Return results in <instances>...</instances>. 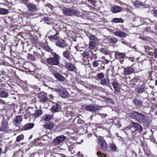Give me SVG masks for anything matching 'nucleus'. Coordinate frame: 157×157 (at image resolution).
<instances>
[{
    "label": "nucleus",
    "instance_id": "obj_4",
    "mask_svg": "<svg viewBox=\"0 0 157 157\" xmlns=\"http://www.w3.org/2000/svg\"><path fill=\"white\" fill-rule=\"evenodd\" d=\"M55 90L57 92L58 94L63 98L68 97L69 94L66 89L64 88L55 89Z\"/></svg>",
    "mask_w": 157,
    "mask_h": 157
},
{
    "label": "nucleus",
    "instance_id": "obj_8",
    "mask_svg": "<svg viewBox=\"0 0 157 157\" xmlns=\"http://www.w3.org/2000/svg\"><path fill=\"white\" fill-rule=\"evenodd\" d=\"M98 143L102 150H106L107 149V144L104 139L102 138L98 139Z\"/></svg>",
    "mask_w": 157,
    "mask_h": 157
},
{
    "label": "nucleus",
    "instance_id": "obj_34",
    "mask_svg": "<svg viewBox=\"0 0 157 157\" xmlns=\"http://www.w3.org/2000/svg\"><path fill=\"white\" fill-rule=\"evenodd\" d=\"M124 21L121 18H114L113 19L112 22L115 23H123Z\"/></svg>",
    "mask_w": 157,
    "mask_h": 157
},
{
    "label": "nucleus",
    "instance_id": "obj_20",
    "mask_svg": "<svg viewBox=\"0 0 157 157\" xmlns=\"http://www.w3.org/2000/svg\"><path fill=\"white\" fill-rule=\"evenodd\" d=\"M132 101L134 105L136 107H140L142 105L143 103L141 101L137 98L134 99Z\"/></svg>",
    "mask_w": 157,
    "mask_h": 157
},
{
    "label": "nucleus",
    "instance_id": "obj_44",
    "mask_svg": "<svg viewBox=\"0 0 157 157\" xmlns=\"http://www.w3.org/2000/svg\"><path fill=\"white\" fill-rule=\"evenodd\" d=\"M44 48L48 52H50L51 50V48L47 44H45L44 45Z\"/></svg>",
    "mask_w": 157,
    "mask_h": 157
},
{
    "label": "nucleus",
    "instance_id": "obj_28",
    "mask_svg": "<svg viewBox=\"0 0 157 157\" xmlns=\"http://www.w3.org/2000/svg\"><path fill=\"white\" fill-rule=\"evenodd\" d=\"M51 118V116L49 114H45L42 116V119L45 121H49Z\"/></svg>",
    "mask_w": 157,
    "mask_h": 157
},
{
    "label": "nucleus",
    "instance_id": "obj_41",
    "mask_svg": "<svg viewBox=\"0 0 157 157\" xmlns=\"http://www.w3.org/2000/svg\"><path fill=\"white\" fill-rule=\"evenodd\" d=\"M134 4L136 7H139L141 5V2L139 1H136L134 2Z\"/></svg>",
    "mask_w": 157,
    "mask_h": 157
},
{
    "label": "nucleus",
    "instance_id": "obj_57",
    "mask_svg": "<svg viewBox=\"0 0 157 157\" xmlns=\"http://www.w3.org/2000/svg\"><path fill=\"white\" fill-rule=\"evenodd\" d=\"M155 114L156 115H157V111H155Z\"/></svg>",
    "mask_w": 157,
    "mask_h": 157
},
{
    "label": "nucleus",
    "instance_id": "obj_19",
    "mask_svg": "<svg viewBox=\"0 0 157 157\" xmlns=\"http://www.w3.org/2000/svg\"><path fill=\"white\" fill-rule=\"evenodd\" d=\"M112 85L115 91L117 93H120V88L119 84L117 82L114 81L112 83Z\"/></svg>",
    "mask_w": 157,
    "mask_h": 157
},
{
    "label": "nucleus",
    "instance_id": "obj_27",
    "mask_svg": "<svg viewBox=\"0 0 157 157\" xmlns=\"http://www.w3.org/2000/svg\"><path fill=\"white\" fill-rule=\"evenodd\" d=\"M44 127L47 129H51L53 127L54 125L51 122L45 124H44Z\"/></svg>",
    "mask_w": 157,
    "mask_h": 157
},
{
    "label": "nucleus",
    "instance_id": "obj_30",
    "mask_svg": "<svg viewBox=\"0 0 157 157\" xmlns=\"http://www.w3.org/2000/svg\"><path fill=\"white\" fill-rule=\"evenodd\" d=\"M109 82V79L107 78L102 79L100 82V83L102 85H107Z\"/></svg>",
    "mask_w": 157,
    "mask_h": 157
},
{
    "label": "nucleus",
    "instance_id": "obj_63",
    "mask_svg": "<svg viewBox=\"0 0 157 157\" xmlns=\"http://www.w3.org/2000/svg\"><path fill=\"white\" fill-rule=\"evenodd\" d=\"M82 155V157H83V155Z\"/></svg>",
    "mask_w": 157,
    "mask_h": 157
},
{
    "label": "nucleus",
    "instance_id": "obj_62",
    "mask_svg": "<svg viewBox=\"0 0 157 157\" xmlns=\"http://www.w3.org/2000/svg\"><path fill=\"white\" fill-rule=\"evenodd\" d=\"M69 50H71V48L70 47H69Z\"/></svg>",
    "mask_w": 157,
    "mask_h": 157
},
{
    "label": "nucleus",
    "instance_id": "obj_26",
    "mask_svg": "<svg viewBox=\"0 0 157 157\" xmlns=\"http://www.w3.org/2000/svg\"><path fill=\"white\" fill-rule=\"evenodd\" d=\"M90 53L91 52L90 51H85L83 52L82 56L83 57L89 58L90 57Z\"/></svg>",
    "mask_w": 157,
    "mask_h": 157
},
{
    "label": "nucleus",
    "instance_id": "obj_46",
    "mask_svg": "<svg viewBox=\"0 0 157 157\" xmlns=\"http://www.w3.org/2000/svg\"><path fill=\"white\" fill-rule=\"evenodd\" d=\"M110 149L112 151H114L116 149V146L115 145L112 144L110 146Z\"/></svg>",
    "mask_w": 157,
    "mask_h": 157
},
{
    "label": "nucleus",
    "instance_id": "obj_49",
    "mask_svg": "<svg viewBox=\"0 0 157 157\" xmlns=\"http://www.w3.org/2000/svg\"><path fill=\"white\" fill-rule=\"evenodd\" d=\"M9 92L11 95H15L17 93L16 92L13 90H10Z\"/></svg>",
    "mask_w": 157,
    "mask_h": 157
},
{
    "label": "nucleus",
    "instance_id": "obj_60",
    "mask_svg": "<svg viewBox=\"0 0 157 157\" xmlns=\"http://www.w3.org/2000/svg\"><path fill=\"white\" fill-rule=\"evenodd\" d=\"M94 88H97V86H94Z\"/></svg>",
    "mask_w": 157,
    "mask_h": 157
},
{
    "label": "nucleus",
    "instance_id": "obj_43",
    "mask_svg": "<svg viewBox=\"0 0 157 157\" xmlns=\"http://www.w3.org/2000/svg\"><path fill=\"white\" fill-rule=\"evenodd\" d=\"M98 61H100V60H99V61L95 60V61H94L93 62L92 64L93 66L94 67H97L99 65V63L98 62Z\"/></svg>",
    "mask_w": 157,
    "mask_h": 157
},
{
    "label": "nucleus",
    "instance_id": "obj_35",
    "mask_svg": "<svg viewBox=\"0 0 157 157\" xmlns=\"http://www.w3.org/2000/svg\"><path fill=\"white\" fill-rule=\"evenodd\" d=\"M108 41L112 43L115 44L117 42L118 40L115 37H112L108 39Z\"/></svg>",
    "mask_w": 157,
    "mask_h": 157
},
{
    "label": "nucleus",
    "instance_id": "obj_17",
    "mask_svg": "<svg viewBox=\"0 0 157 157\" xmlns=\"http://www.w3.org/2000/svg\"><path fill=\"white\" fill-rule=\"evenodd\" d=\"M53 75L59 81L63 82L65 80L64 77L58 72L54 73Z\"/></svg>",
    "mask_w": 157,
    "mask_h": 157
},
{
    "label": "nucleus",
    "instance_id": "obj_37",
    "mask_svg": "<svg viewBox=\"0 0 157 157\" xmlns=\"http://www.w3.org/2000/svg\"><path fill=\"white\" fill-rule=\"evenodd\" d=\"M116 55H117L120 58L122 59H125L126 57L125 54L124 53H122L118 52L116 54Z\"/></svg>",
    "mask_w": 157,
    "mask_h": 157
},
{
    "label": "nucleus",
    "instance_id": "obj_3",
    "mask_svg": "<svg viewBox=\"0 0 157 157\" xmlns=\"http://www.w3.org/2000/svg\"><path fill=\"white\" fill-rule=\"evenodd\" d=\"M62 10L63 14L66 16H71L75 15L77 16L80 15L79 14L80 13L79 12L71 8H65Z\"/></svg>",
    "mask_w": 157,
    "mask_h": 157
},
{
    "label": "nucleus",
    "instance_id": "obj_38",
    "mask_svg": "<svg viewBox=\"0 0 157 157\" xmlns=\"http://www.w3.org/2000/svg\"><path fill=\"white\" fill-rule=\"evenodd\" d=\"M28 57L31 60L33 61L36 60V58L33 55L28 54Z\"/></svg>",
    "mask_w": 157,
    "mask_h": 157
},
{
    "label": "nucleus",
    "instance_id": "obj_36",
    "mask_svg": "<svg viewBox=\"0 0 157 157\" xmlns=\"http://www.w3.org/2000/svg\"><path fill=\"white\" fill-rule=\"evenodd\" d=\"M96 44L92 41H90L89 44L90 48L91 49H94L96 47Z\"/></svg>",
    "mask_w": 157,
    "mask_h": 157
},
{
    "label": "nucleus",
    "instance_id": "obj_59",
    "mask_svg": "<svg viewBox=\"0 0 157 157\" xmlns=\"http://www.w3.org/2000/svg\"><path fill=\"white\" fill-rule=\"evenodd\" d=\"M13 98L15 99H16V97H13Z\"/></svg>",
    "mask_w": 157,
    "mask_h": 157
},
{
    "label": "nucleus",
    "instance_id": "obj_50",
    "mask_svg": "<svg viewBox=\"0 0 157 157\" xmlns=\"http://www.w3.org/2000/svg\"><path fill=\"white\" fill-rule=\"evenodd\" d=\"M153 52L155 55V57L157 58V50H153Z\"/></svg>",
    "mask_w": 157,
    "mask_h": 157
},
{
    "label": "nucleus",
    "instance_id": "obj_58",
    "mask_svg": "<svg viewBox=\"0 0 157 157\" xmlns=\"http://www.w3.org/2000/svg\"><path fill=\"white\" fill-rule=\"evenodd\" d=\"M105 67H104V66H103V67H102V69H105Z\"/></svg>",
    "mask_w": 157,
    "mask_h": 157
},
{
    "label": "nucleus",
    "instance_id": "obj_31",
    "mask_svg": "<svg viewBox=\"0 0 157 157\" xmlns=\"http://www.w3.org/2000/svg\"><path fill=\"white\" fill-rule=\"evenodd\" d=\"M58 33H57L53 36H49L48 38L51 40L53 41L58 40L59 38V36H58Z\"/></svg>",
    "mask_w": 157,
    "mask_h": 157
},
{
    "label": "nucleus",
    "instance_id": "obj_15",
    "mask_svg": "<svg viewBox=\"0 0 157 157\" xmlns=\"http://www.w3.org/2000/svg\"><path fill=\"white\" fill-rule=\"evenodd\" d=\"M22 116H16L14 119V122L15 125L16 126H18L19 124L22 122Z\"/></svg>",
    "mask_w": 157,
    "mask_h": 157
},
{
    "label": "nucleus",
    "instance_id": "obj_52",
    "mask_svg": "<svg viewBox=\"0 0 157 157\" xmlns=\"http://www.w3.org/2000/svg\"><path fill=\"white\" fill-rule=\"evenodd\" d=\"M26 15L27 17H29L30 16H32V14H30L29 13H27V14H26Z\"/></svg>",
    "mask_w": 157,
    "mask_h": 157
},
{
    "label": "nucleus",
    "instance_id": "obj_24",
    "mask_svg": "<svg viewBox=\"0 0 157 157\" xmlns=\"http://www.w3.org/2000/svg\"><path fill=\"white\" fill-rule=\"evenodd\" d=\"M70 53L71 52L70 51V50H67L63 52V56L66 59H69L70 58Z\"/></svg>",
    "mask_w": 157,
    "mask_h": 157
},
{
    "label": "nucleus",
    "instance_id": "obj_5",
    "mask_svg": "<svg viewBox=\"0 0 157 157\" xmlns=\"http://www.w3.org/2000/svg\"><path fill=\"white\" fill-rule=\"evenodd\" d=\"M0 131L6 133L10 132L11 130L8 126L7 122L6 120H3L1 123Z\"/></svg>",
    "mask_w": 157,
    "mask_h": 157
},
{
    "label": "nucleus",
    "instance_id": "obj_29",
    "mask_svg": "<svg viewBox=\"0 0 157 157\" xmlns=\"http://www.w3.org/2000/svg\"><path fill=\"white\" fill-rule=\"evenodd\" d=\"M137 92L139 93H141L144 92L145 91V88L144 86L143 85L139 86L137 88Z\"/></svg>",
    "mask_w": 157,
    "mask_h": 157
},
{
    "label": "nucleus",
    "instance_id": "obj_22",
    "mask_svg": "<svg viewBox=\"0 0 157 157\" xmlns=\"http://www.w3.org/2000/svg\"><path fill=\"white\" fill-rule=\"evenodd\" d=\"M61 105L58 104H55L52 107V111L55 112H58L61 109Z\"/></svg>",
    "mask_w": 157,
    "mask_h": 157
},
{
    "label": "nucleus",
    "instance_id": "obj_39",
    "mask_svg": "<svg viewBox=\"0 0 157 157\" xmlns=\"http://www.w3.org/2000/svg\"><path fill=\"white\" fill-rule=\"evenodd\" d=\"M24 138V136L23 135L21 134L19 135L17 137L16 140V141L17 142H20L21 140Z\"/></svg>",
    "mask_w": 157,
    "mask_h": 157
},
{
    "label": "nucleus",
    "instance_id": "obj_18",
    "mask_svg": "<svg viewBox=\"0 0 157 157\" xmlns=\"http://www.w3.org/2000/svg\"><path fill=\"white\" fill-rule=\"evenodd\" d=\"M65 67L69 71H73L76 68L72 63L67 62L65 63Z\"/></svg>",
    "mask_w": 157,
    "mask_h": 157
},
{
    "label": "nucleus",
    "instance_id": "obj_9",
    "mask_svg": "<svg viewBox=\"0 0 157 157\" xmlns=\"http://www.w3.org/2000/svg\"><path fill=\"white\" fill-rule=\"evenodd\" d=\"M134 72V69L131 67H128L124 69L123 74L125 75H130Z\"/></svg>",
    "mask_w": 157,
    "mask_h": 157
},
{
    "label": "nucleus",
    "instance_id": "obj_11",
    "mask_svg": "<svg viewBox=\"0 0 157 157\" xmlns=\"http://www.w3.org/2000/svg\"><path fill=\"white\" fill-rule=\"evenodd\" d=\"M57 46L61 48H64L67 46L68 44L66 43L63 40H58L56 43Z\"/></svg>",
    "mask_w": 157,
    "mask_h": 157
},
{
    "label": "nucleus",
    "instance_id": "obj_13",
    "mask_svg": "<svg viewBox=\"0 0 157 157\" xmlns=\"http://www.w3.org/2000/svg\"><path fill=\"white\" fill-rule=\"evenodd\" d=\"M38 97L40 101L42 102H45L47 101L48 98L46 93L42 92L39 94Z\"/></svg>",
    "mask_w": 157,
    "mask_h": 157
},
{
    "label": "nucleus",
    "instance_id": "obj_7",
    "mask_svg": "<svg viewBox=\"0 0 157 157\" xmlns=\"http://www.w3.org/2000/svg\"><path fill=\"white\" fill-rule=\"evenodd\" d=\"M65 137L63 135L57 137L53 140L52 144L56 146L61 144L65 140Z\"/></svg>",
    "mask_w": 157,
    "mask_h": 157
},
{
    "label": "nucleus",
    "instance_id": "obj_47",
    "mask_svg": "<svg viewBox=\"0 0 157 157\" xmlns=\"http://www.w3.org/2000/svg\"><path fill=\"white\" fill-rule=\"evenodd\" d=\"M139 38L144 40H148L146 36H141L139 37Z\"/></svg>",
    "mask_w": 157,
    "mask_h": 157
},
{
    "label": "nucleus",
    "instance_id": "obj_16",
    "mask_svg": "<svg viewBox=\"0 0 157 157\" xmlns=\"http://www.w3.org/2000/svg\"><path fill=\"white\" fill-rule=\"evenodd\" d=\"M111 10L114 13L120 12L122 10V8L120 6H115L111 8Z\"/></svg>",
    "mask_w": 157,
    "mask_h": 157
},
{
    "label": "nucleus",
    "instance_id": "obj_25",
    "mask_svg": "<svg viewBox=\"0 0 157 157\" xmlns=\"http://www.w3.org/2000/svg\"><path fill=\"white\" fill-rule=\"evenodd\" d=\"M42 110L39 109L36 111L32 115L34 117V120L37 117H39L42 113Z\"/></svg>",
    "mask_w": 157,
    "mask_h": 157
},
{
    "label": "nucleus",
    "instance_id": "obj_2",
    "mask_svg": "<svg viewBox=\"0 0 157 157\" xmlns=\"http://www.w3.org/2000/svg\"><path fill=\"white\" fill-rule=\"evenodd\" d=\"M53 57L47 59L46 61L49 65H57L59 63V60L60 59L59 56L56 53L52 55Z\"/></svg>",
    "mask_w": 157,
    "mask_h": 157
},
{
    "label": "nucleus",
    "instance_id": "obj_40",
    "mask_svg": "<svg viewBox=\"0 0 157 157\" xmlns=\"http://www.w3.org/2000/svg\"><path fill=\"white\" fill-rule=\"evenodd\" d=\"M105 77L104 75L102 73H98L97 75V77L99 79H102L104 78Z\"/></svg>",
    "mask_w": 157,
    "mask_h": 157
},
{
    "label": "nucleus",
    "instance_id": "obj_42",
    "mask_svg": "<svg viewBox=\"0 0 157 157\" xmlns=\"http://www.w3.org/2000/svg\"><path fill=\"white\" fill-rule=\"evenodd\" d=\"M100 51L104 53L105 55H108L109 54V53L107 51L105 48H101L100 49Z\"/></svg>",
    "mask_w": 157,
    "mask_h": 157
},
{
    "label": "nucleus",
    "instance_id": "obj_53",
    "mask_svg": "<svg viewBox=\"0 0 157 157\" xmlns=\"http://www.w3.org/2000/svg\"><path fill=\"white\" fill-rule=\"evenodd\" d=\"M104 61L105 62V63L106 64L108 63L109 62V61L106 59H105Z\"/></svg>",
    "mask_w": 157,
    "mask_h": 157
},
{
    "label": "nucleus",
    "instance_id": "obj_10",
    "mask_svg": "<svg viewBox=\"0 0 157 157\" xmlns=\"http://www.w3.org/2000/svg\"><path fill=\"white\" fill-rule=\"evenodd\" d=\"M28 9L31 12H36L37 11V8L36 6L32 3H29L26 6Z\"/></svg>",
    "mask_w": 157,
    "mask_h": 157
},
{
    "label": "nucleus",
    "instance_id": "obj_55",
    "mask_svg": "<svg viewBox=\"0 0 157 157\" xmlns=\"http://www.w3.org/2000/svg\"><path fill=\"white\" fill-rule=\"evenodd\" d=\"M2 151V149L1 147H0V155H1Z\"/></svg>",
    "mask_w": 157,
    "mask_h": 157
},
{
    "label": "nucleus",
    "instance_id": "obj_33",
    "mask_svg": "<svg viewBox=\"0 0 157 157\" xmlns=\"http://www.w3.org/2000/svg\"><path fill=\"white\" fill-rule=\"evenodd\" d=\"M9 13L8 10L7 9L4 8H0V14L4 15L7 14Z\"/></svg>",
    "mask_w": 157,
    "mask_h": 157
},
{
    "label": "nucleus",
    "instance_id": "obj_45",
    "mask_svg": "<svg viewBox=\"0 0 157 157\" xmlns=\"http://www.w3.org/2000/svg\"><path fill=\"white\" fill-rule=\"evenodd\" d=\"M97 155L98 157H106L105 154H102L100 151L97 152Z\"/></svg>",
    "mask_w": 157,
    "mask_h": 157
},
{
    "label": "nucleus",
    "instance_id": "obj_23",
    "mask_svg": "<svg viewBox=\"0 0 157 157\" xmlns=\"http://www.w3.org/2000/svg\"><path fill=\"white\" fill-rule=\"evenodd\" d=\"M90 41L93 42L94 43L98 44V38L93 35H91L89 37Z\"/></svg>",
    "mask_w": 157,
    "mask_h": 157
},
{
    "label": "nucleus",
    "instance_id": "obj_56",
    "mask_svg": "<svg viewBox=\"0 0 157 157\" xmlns=\"http://www.w3.org/2000/svg\"><path fill=\"white\" fill-rule=\"evenodd\" d=\"M155 84L157 85V79L155 81Z\"/></svg>",
    "mask_w": 157,
    "mask_h": 157
},
{
    "label": "nucleus",
    "instance_id": "obj_32",
    "mask_svg": "<svg viewBox=\"0 0 157 157\" xmlns=\"http://www.w3.org/2000/svg\"><path fill=\"white\" fill-rule=\"evenodd\" d=\"M8 95V93L4 90H0V97L2 98H7Z\"/></svg>",
    "mask_w": 157,
    "mask_h": 157
},
{
    "label": "nucleus",
    "instance_id": "obj_12",
    "mask_svg": "<svg viewBox=\"0 0 157 157\" xmlns=\"http://www.w3.org/2000/svg\"><path fill=\"white\" fill-rule=\"evenodd\" d=\"M86 109L87 111L90 112H94L98 109V107L95 105H89L86 106Z\"/></svg>",
    "mask_w": 157,
    "mask_h": 157
},
{
    "label": "nucleus",
    "instance_id": "obj_48",
    "mask_svg": "<svg viewBox=\"0 0 157 157\" xmlns=\"http://www.w3.org/2000/svg\"><path fill=\"white\" fill-rule=\"evenodd\" d=\"M153 16L157 17V10H154L153 12Z\"/></svg>",
    "mask_w": 157,
    "mask_h": 157
},
{
    "label": "nucleus",
    "instance_id": "obj_61",
    "mask_svg": "<svg viewBox=\"0 0 157 157\" xmlns=\"http://www.w3.org/2000/svg\"><path fill=\"white\" fill-rule=\"evenodd\" d=\"M80 152H78V154H80Z\"/></svg>",
    "mask_w": 157,
    "mask_h": 157
},
{
    "label": "nucleus",
    "instance_id": "obj_14",
    "mask_svg": "<svg viewBox=\"0 0 157 157\" xmlns=\"http://www.w3.org/2000/svg\"><path fill=\"white\" fill-rule=\"evenodd\" d=\"M115 36L121 37H125L127 34L125 33L122 31H116L114 33Z\"/></svg>",
    "mask_w": 157,
    "mask_h": 157
},
{
    "label": "nucleus",
    "instance_id": "obj_54",
    "mask_svg": "<svg viewBox=\"0 0 157 157\" xmlns=\"http://www.w3.org/2000/svg\"><path fill=\"white\" fill-rule=\"evenodd\" d=\"M25 2H24V3L25 4H27V2H28V0H25Z\"/></svg>",
    "mask_w": 157,
    "mask_h": 157
},
{
    "label": "nucleus",
    "instance_id": "obj_21",
    "mask_svg": "<svg viewBox=\"0 0 157 157\" xmlns=\"http://www.w3.org/2000/svg\"><path fill=\"white\" fill-rule=\"evenodd\" d=\"M34 124L32 123H27L23 126V129L24 130H27L32 128L34 126Z\"/></svg>",
    "mask_w": 157,
    "mask_h": 157
},
{
    "label": "nucleus",
    "instance_id": "obj_1",
    "mask_svg": "<svg viewBox=\"0 0 157 157\" xmlns=\"http://www.w3.org/2000/svg\"><path fill=\"white\" fill-rule=\"evenodd\" d=\"M129 116L132 119L140 123H145L147 121V117L138 112L132 111L129 113Z\"/></svg>",
    "mask_w": 157,
    "mask_h": 157
},
{
    "label": "nucleus",
    "instance_id": "obj_51",
    "mask_svg": "<svg viewBox=\"0 0 157 157\" xmlns=\"http://www.w3.org/2000/svg\"><path fill=\"white\" fill-rule=\"evenodd\" d=\"M46 6H47V7H49L51 9L53 8V6L52 5H50V4H47V5H46Z\"/></svg>",
    "mask_w": 157,
    "mask_h": 157
},
{
    "label": "nucleus",
    "instance_id": "obj_6",
    "mask_svg": "<svg viewBox=\"0 0 157 157\" xmlns=\"http://www.w3.org/2000/svg\"><path fill=\"white\" fill-rule=\"evenodd\" d=\"M128 128H133L135 131H138V132H141L143 130V128L142 126L138 123L132 121L130 123V126H128Z\"/></svg>",
    "mask_w": 157,
    "mask_h": 157
}]
</instances>
